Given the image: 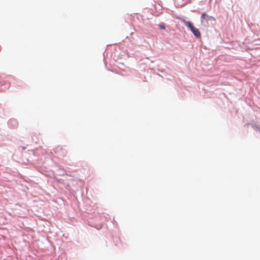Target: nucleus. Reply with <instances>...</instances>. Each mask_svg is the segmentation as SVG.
<instances>
[{
  "label": "nucleus",
  "mask_w": 260,
  "mask_h": 260,
  "mask_svg": "<svg viewBox=\"0 0 260 260\" xmlns=\"http://www.w3.org/2000/svg\"><path fill=\"white\" fill-rule=\"evenodd\" d=\"M184 23L186 26L190 28L193 34L198 38H200L201 37V34L199 30L194 27L193 24L190 21H184Z\"/></svg>",
  "instance_id": "1"
},
{
  "label": "nucleus",
  "mask_w": 260,
  "mask_h": 260,
  "mask_svg": "<svg viewBox=\"0 0 260 260\" xmlns=\"http://www.w3.org/2000/svg\"><path fill=\"white\" fill-rule=\"evenodd\" d=\"M202 22H204V20L207 22L208 20H213L215 21V19L214 17L212 16H208L206 14L203 13L201 16Z\"/></svg>",
  "instance_id": "2"
},
{
  "label": "nucleus",
  "mask_w": 260,
  "mask_h": 260,
  "mask_svg": "<svg viewBox=\"0 0 260 260\" xmlns=\"http://www.w3.org/2000/svg\"><path fill=\"white\" fill-rule=\"evenodd\" d=\"M159 27H160V28L162 29H165V26L163 24H159Z\"/></svg>",
  "instance_id": "3"
}]
</instances>
